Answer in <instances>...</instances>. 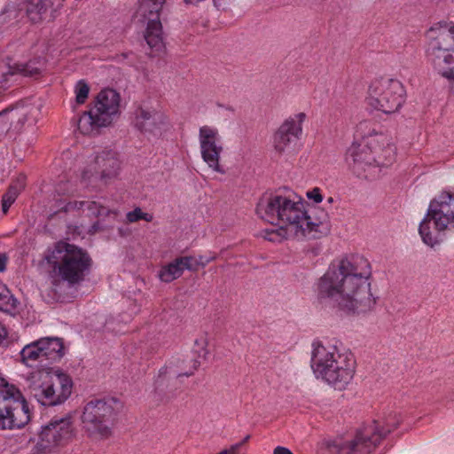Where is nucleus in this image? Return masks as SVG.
<instances>
[{
    "label": "nucleus",
    "mask_w": 454,
    "mask_h": 454,
    "mask_svg": "<svg viewBox=\"0 0 454 454\" xmlns=\"http://www.w3.org/2000/svg\"><path fill=\"white\" fill-rule=\"evenodd\" d=\"M19 194V189L11 185L8 192L3 196V210L6 212L11 205L15 201Z\"/></svg>",
    "instance_id": "nucleus-35"
},
{
    "label": "nucleus",
    "mask_w": 454,
    "mask_h": 454,
    "mask_svg": "<svg viewBox=\"0 0 454 454\" xmlns=\"http://www.w3.org/2000/svg\"><path fill=\"white\" fill-rule=\"evenodd\" d=\"M73 382L62 372H43L33 377L28 391L39 403L55 406L63 403L71 395Z\"/></svg>",
    "instance_id": "nucleus-9"
},
{
    "label": "nucleus",
    "mask_w": 454,
    "mask_h": 454,
    "mask_svg": "<svg viewBox=\"0 0 454 454\" xmlns=\"http://www.w3.org/2000/svg\"><path fill=\"white\" fill-rule=\"evenodd\" d=\"M450 92L452 93V95L454 96V82L450 83Z\"/></svg>",
    "instance_id": "nucleus-47"
},
{
    "label": "nucleus",
    "mask_w": 454,
    "mask_h": 454,
    "mask_svg": "<svg viewBox=\"0 0 454 454\" xmlns=\"http://www.w3.org/2000/svg\"><path fill=\"white\" fill-rule=\"evenodd\" d=\"M119 169L120 161L115 153L103 151L95 157L93 164L82 172V178L84 182H91L98 178L106 181L116 176Z\"/></svg>",
    "instance_id": "nucleus-16"
},
{
    "label": "nucleus",
    "mask_w": 454,
    "mask_h": 454,
    "mask_svg": "<svg viewBox=\"0 0 454 454\" xmlns=\"http://www.w3.org/2000/svg\"><path fill=\"white\" fill-rule=\"evenodd\" d=\"M44 59L37 58L26 64H12V59L0 60V87L4 88L15 82L19 75L35 77L44 67Z\"/></svg>",
    "instance_id": "nucleus-17"
},
{
    "label": "nucleus",
    "mask_w": 454,
    "mask_h": 454,
    "mask_svg": "<svg viewBox=\"0 0 454 454\" xmlns=\"http://www.w3.org/2000/svg\"><path fill=\"white\" fill-rule=\"evenodd\" d=\"M98 119L99 116L96 113H93L92 109L84 112L78 120V129L84 135H90L96 132L98 128L107 126L98 121Z\"/></svg>",
    "instance_id": "nucleus-26"
},
{
    "label": "nucleus",
    "mask_w": 454,
    "mask_h": 454,
    "mask_svg": "<svg viewBox=\"0 0 454 454\" xmlns=\"http://www.w3.org/2000/svg\"><path fill=\"white\" fill-rule=\"evenodd\" d=\"M4 21V19L2 17V14H0V23H2Z\"/></svg>",
    "instance_id": "nucleus-49"
},
{
    "label": "nucleus",
    "mask_w": 454,
    "mask_h": 454,
    "mask_svg": "<svg viewBox=\"0 0 454 454\" xmlns=\"http://www.w3.org/2000/svg\"><path fill=\"white\" fill-rule=\"evenodd\" d=\"M333 200H333V197H329V198H327V203H328V204H332V203L333 202Z\"/></svg>",
    "instance_id": "nucleus-48"
},
{
    "label": "nucleus",
    "mask_w": 454,
    "mask_h": 454,
    "mask_svg": "<svg viewBox=\"0 0 454 454\" xmlns=\"http://www.w3.org/2000/svg\"><path fill=\"white\" fill-rule=\"evenodd\" d=\"M250 439V435L247 434L241 442L237 444H240V448Z\"/></svg>",
    "instance_id": "nucleus-45"
},
{
    "label": "nucleus",
    "mask_w": 454,
    "mask_h": 454,
    "mask_svg": "<svg viewBox=\"0 0 454 454\" xmlns=\"http://www.w3.org/2000/svg\"><path fill=\"white\" fill-rule=\"evenodd\" d=\"M126 218H127V222H129V223H136L139 220H144L145 222H152L153 219V216L152 214L143 212L140 207H136L134 210L127 213Z\"/></svg>",
    "instance_id": "nucleus-32"
},
{
    "label": "nucleus",
    "mask_w": 454,
    "mask_h": 454,
    "mask_svg": "<svg viewBox=\"0 0 454 454\" xmlns=\"http://www.w3.org/2000/svg\"><path fill=\"white\" fill-rule=\"evenodd\" d=\"M302 225L304 229L302 238L318 239L330 231L328 213L319 207L314 208L310 214L306 210V220Z\"/></svg>",
    "instance_id": "nucleus-21"
},
{
    "label": "nucleus",
    "mask_w": 454,
    "mask_h": 454,
    "mask_svg": "<svg viewBox=\"0 0 454 454\" xmlns=\"http://www.w3.org/2000/svg\"><path fill=\"white\" fill-rule=\"evenodd\" d=\"M405 90L396 79H380L373 82L367 97V104L372 108L386 114L396 113L405 101Z\"/></svg>",
    "instance_id": "nucleus-11"
},
{
    "label": "nucleus",
    "mask_w": 454,
    "mask_h": 454,
    "mask_svg": "<svg viewBox=\"0 0 454 454\" xmlns=\"http://www.w3.org/2000/svg\"><path fill=\"white\" fill-rule=\"evenodd\" d=\"M198 139L203 161L213 171L224 174L225 170L220 165L223 146L218 129L210 125L201 126L199 129Z\"/></svg>",
    "instance_id": "nucleus-14"
},
{
    "label": "nucleus",
    "mask_w": 454,
    "mask_h": 454,
    "mask_svg": "<svg viewBox=\"0 0 454 454\" xmlns=\"http://www.w3.org/2000/svg\"><path fill=\"white\" fill-rule=\"evenodd\" d=\"M356 132L362 137L361 143H353L348 149L346 162L348 168L358 177H372L395 159V146L389 137L372 127L367 121L357 125Z\"/></svg>",
    "instance_id": "nucleus-3"
},
{
    "label": "nucleus",
    "mask_w": 454,
    "mask_h": 454,
    "mask_svg": "<svg viewBox=\"0 0 454 454\" xmlns=\"http://www.w3.org/2000/svg\"><path fill=\"white\" fill-rule=\"evenodd\" d=\"M10 343L8 331L6 327L0 323V345L8 346Z\"/></svg>",
    "instance_id": "nucleus-37"
},
{
    "label": "nucleus",
    "mask_w": 454,
    "mask_h": 454,
    "mask_svg": "<svg viewBox=\"0 0 454 454\" xmlns=\"http://www.w3.org/2000/svg\"><path fill=\"white\" fill-rule=\"evenodd\" d=\"M192 259L185 256L178 257L160 270L159 277L161 281L169 283L182 276L184 270L192 269L190 264Z\"/></svg>",
    "instance_id": "nucleus-23"
},
{
    "label": "nucleus",
    "mask_w": 454,
    "mask_h": 454,
    "mask_svg": "<svg viewBox=\"0 0 454 454\" xmlns=\"http://www.w3.org/2000/svg\"><path fill=\"white\" fill-rule=\"evenodd\" d=\"M25 176H20L17 181L12 184V185H14L16 186V189H19V193L20 192V191L24 188L25 186Z\"/></svg>",
    "instance_id": "nucleus-41"
},
{
    "label": "nucleus",
    "mask_w": 454,
    "mask_h": 454,
    "mask_svg": "<svg viewBox=\"0 0 454 454\" xmlns=\"http://www.w3.org/2000/svg\"><path fill=\"white\" fill-rule=\"evenodd\" d=\"M273 454H293V453L289 449H287L286 447L278 446L277 448H275Z\"/></svg>",
    "instance_id": "nucleus-42"
},
{
    "label": "nucleus",
    "mask_w": 454,
    "mask_h": 454,
    "mask_svg": "<svg viewBox=\"0 0 454 454\" xmlns=\"http://www.w3.org/2000/svg\"><path fill=\"white\" fill-rule=\"evenodd\" d=\"M0 395V430H12L15 428H21L25 427L30 420V415L27 414L24 411H16L15 415L11 411H15L12 404H16L14 401H12Z\"/></svg>",
    "instance_id": "nucleus-19"
},
{
    "label": "nucleus",
    "mask_w": 454,
    "mask_h": 454,
    "mask_svg": "<svg viewBox=\"0 0 454 454\" xmlns=\"http://www.w3.org/2000/svg\"><path fill=\"white\" fill-rule=\"evenodd\" d=\"M52 0H19V12L25 14L33 22L42 20L52 7Z\"/></svg>",
    "instance_id": "nucleus-22"
},
{
    "label": "nucleus",
    "mask_w": 454,
    "mask_h": 454,
    "mask_svg": "<svg viewBox=\"0 0 454 454\" xmlns=\"http://www.w3.org/2000/svg\"><path fill=\"white\" fill-rule=\"evenodd\" d=\"M90 88L84 80L77 82L74 87L75 100L78 104H83L88 98Z\"/></svg>",
    "instance_id": "nucleus-31"
},
{
    "label": "nucleus",
    "mask_w": 454,
    "mask_h": 454,
    "mask_svg": "<svg viewBox=\"0 0 454 454\" xmlns=\"http://www.w3.org/2000/svg\"><path fill=\"white\" fill-rule=\"evenodd\" d=\"M163 4L164 0H139L137 12L148 20L145 39L155 51L163 48L162 26L160 20V12Z\"/></svg>",
    "instance_id": "nucleus-15"
},
{
    "label": "nucleus",
    "mask_w": 454,
    "mask_h": 454,
    "mask_svg": "<svg viewBox=\"0 0 454 454\" xmlns=\"http://www.w3.org/2000/svg\"><path fill=\"white\" fill-rule=\"evenodd\" d=\"M92 260L82 248L66 242L58 241L44 251L40 266L51 279V299L62 301V282L73 286L82 283L90 273Z\"/></svg>",
    "instance_id": "nucleus-2"
},
{
    "label": "nucleus",
    "mask_w": 454,
    "mask_h": 454,
    "mask_svg": "<svg viewBox=\"0 0 454 454\" xmlns=\"http://www.w3.org/2000/svg\"><path fill=\"white\" fill-rule=\"evenodd\" d=\"M239 449H240V444H233L229 449H225L218 454H239Z\"/></svg>",
    "instance_id": "nucleus-39"
},
{
    "label": "nucleus",
    "mask_w": 454,
    "mask_h": 454,
    "mask_svg": "<svg viewBox=\"0 0 454 454\" xmlns=\"http://www.w3.org/2000/svg\"><path fill=\"white\" fill-rule=\"evenodd\" d=\"M134 123L141 132L157 136L167 123V119L159 112L140 107L136 111Z\"/></svg>",
    "instance_id": "nucleus-20"
},
{
    "label": "nucleus",
    "mask_w": 454,
    "mask_h": 454,
    "mask_svg": "<svg viewBox=\"0 0 454 454\" xmlns=\"http://www.w3.org/2000/svg\"><path fill=\"white\" fill-rule=\"evenodd\" d=\"M39 340L27 344L20 350V362L26 366H32L34 363L44 361Z\"/></svg>",
    "instance_id": "nucleus-27"
},
{
    "label": "nucleus",
    "mask_w": 454,
    "mask_h": 454,
    "mask_svg": "<svg viewBox=\"0 0 454 454\" xmlns=\"http://www.w3.org/2000/svg\"><path fill=\"white\" fill-rule=\"evenodd\" d=\"M73 207H87L86 218L89 220L100 215H107L110 212L106 207L93 200H81L80 204H74Z\"/></svg>",
    "instance_id": "nucleus-29"
},
{
    "label": "nucleus",
    "mask_w": 454,
    "mask_h": 454,
    "mask_svg": "<svg viewBox=\"0 0 454 454\" xmlns=\"http://www.w3.org/2000/svg\"><path fill=\"white\" fill-rule=\"evenodd\" d=\"M185 257L192 259L190 264L192 265V269H191L190 270H192V271L197 270L199 267H205L207 264H208L210 262H212L215 259V254L199 255L198 257H193V256H185Z\"/></svg>",
    "instance_id": "nucleus-33"
},
{
    "label": "nucleus",
    "mask_w": 454,
    "mask_h": 454,
    "mask_svg": "<svg viewBox=\"0 0 454 454\" xmlns=\"http://www.w3.org/2000/svg\"><path fill=\"white\" fill-rule=\"evenodd\" d=\"M81 200H73L67 203H64V206L61 207L67 213H71L73 215H77L80 216L86 217L87 207H73L74 204H80Z\"/></svg>",
    "instance_id": "nucleus-34"
},
{
    "label": "nucleus",
    "mask_w": 454,
    "mask_h": 454,
    "mask_svg": "<svg viewBox=\"0 0 454 454\" xmlns=\"http://www.w3.org/2000/svg\"><path fill=\"white\" fill-rule=\"evenodd\" d=\"M98 222H96V223H94L91 225L90 229L89 230V232H90V233H94V232H96V231H97V230H98Z\"/></svg>",
    "instance_id": "nucleus-44"
},
{
    "label": "nucleus",
    "mask_w": 454,
    "mask_h": 454,
    "mask_svg": "<svg viewBox=\"0 0 454 454\" xmlns=\"http://www.w3.org/2000/svg\"><path fill=\"white\" fill-rule=\"evenodd\" d=\"M167 371H168V369L165 368V367L160 369V371H159V377H160L162 375H165L167 373Z\"/></svg>",
    "instance_id": "nucleus-46"
},
{
    "label": "nucleus",
    "mask_w": 454,
    "mask_h": 454,
    "mask_svg": "<svg viewBox=\"0 0 454 454\" xmlns=\"http://www.w3.org/2000/svg\"><path fill=\"white\" fill-rule=\"evenodd\" d=\"M17 307V300L12 296L7 286L0 283V310L11 312Z\"/></svg>",
    "instance_id": "nucleus-30"
},
{
    "label": "nucleus",
    "mask_w": 454,
    "mask_h": 454,
    "mask_svg": "<svg viewBox=\"0 0 454 454\" xmlns=\"http://www.w3.org/2000/svg\"><path fill=\"white\" fill-rule=\"evenodd\" d=\"M120 106V96L112 89L101 90L95 101L93 113L98 116V121L107 126L113 121V118L118 114Z\"/></svg>",
    "instance_id": "nucleus-18"
},
{
    "label": "nucleus",
    "mask_w": 454,
    "mask_h": 454,
    "mask_svg": "<svg viewBox=\"0 0 454 454\" xmlns=\"http://www.w3.org/2000/svg\"><path fill=\"white\" fill-rule=\"evenodd\" d=\"M371 276L372 268L366 258L357 254L344 257L331 263L319 278L318 297L329 299L347 315L370 312L377 302L371 291Z\"/></svg>",
    "instance_id": "nucleus-1"
},
{
    "label": "nucleus",
    "mask_w": 454,
    "mask_h": 454,
    "mask_svg": "<svg viewBox=\"0 0 454 454\" xmlns=\"http://www.w3.org/2000/svg\"><path fill=\"white\" fill-rule=\"evenodd\" d=\"M257 215L271 224H282L290 232L304 236L305 201L289 190H279L262 197L256 206Z\"/></svg>",
    "instance_id": "nucleus-5"
},
{
    "label": "nucleus",
    "mask_w": 454,
    "mask_h": 454,
    "mask_svg": "<svg viewBox=\"0 0 454 454\" xmlns=\"http://www.w3.org/2000/svg\"><path fill=\"white\" fill-rule=\"evenodd\" d=\"M306 118V114L300 112L283 121L273 137V146L277 153L284 155H294L298 153Z\"/></svg>",
    "instance_id": "nucleus-12"
},
{
    "label": "nucleus",
    "mask_w": 454,
    "mask_h": 454,
    "mask_svg": "<svg viewBox=\"0 0 454 454\" xmlns=\"http://www.w3.org/2000/svg\"><path fill=\"white\" fill-rule=\"evenodd\" d=\"M306 195L309 200H310L316 203H320L323 201V196L321 194V190L317 187H315V188L308 191Z\"/></svg>",
    "instance_id": "nucleus-36"
},
{
    "label": "nucleus",
    "mask_w": 454,
    "mask_h": 454,
    "mask_svg": "<svg viewBox=\"0 0 454 454\" xmlns=\"http://www.w3.org/2000/svg\"><path fill=\"white\" fill-rule=\"evenodd\" d=\"M1 394H4L3 395L4 397L16 403V404L14 405L12 404V406L14 407L15 411H11V415L12 413L15 415L16 411L18 410L27 411V414L30 415L28 404L24 396L22 395L21 392L20 391V389L17 388L14 385L9 384L2 378H0V395Z\"/></svg>",
    "instance_id": "nucleus-24"
},
{
    "label": "nucleus",
    "mask_w": 454,
    "mask_h": 454,
    "mask_svg": "<svg viewBox=\"0 0 454 454\" xmlns=\"http://www.w3.org/2000/svg\"><path fill=\"white\" fill-rule=\"evenodd\" d=\"M15 117L18 118V123L14 127V129L19 131L24 125V123L27 121L26 114H21L20 115H18L17 113H12L11 116V120L12 121Z\"/></svg>",
    "instance_id": "nucleus-38"
},
{
    "label": "nucleus",
    "mask_w": 454,
    "mask_h": 454,
    "mask_svg": "<svg viewBox=\"0 0 454 454\" xmlns=\"http://www.w3.org/2000/svg\"><path fill=\"white\" fill-rule=\"evenodd\" d=\"M74 434L70 415L54 418L49 425L43 428L35 450L38 454H47L52 448L67 442L74 437Z\"/></svg>",
    "instance_id": "nucleus-13"
},
{
    "label": "nucleus",
    "mask_w": 454,
    "mask_h": 454,
    "mask_svg": "<svg viewBox=\"0 0 454 454\" xmlns=\"http://www.w3.org/2000/svg\"><path fill=\"white\" fill-rule=\"evenodd\" d=\"M427 55L434 70L454 82V22L440 21L427 32Z\"/></svg>",
    "instance_id": "nucleus-8"
},
{
    "label": "nucleus",
    "mask_w": 454,
    "mask_h": 454,
    "mask_svg": "<svg viewBox=\"0 0 454 454\" xmlns=\"http://www.w3.org/2000/svg\"><path fill=\"white\" fill-rule=\"evenodd\" d=\"M38 340L44 361L55 362L64 356V346L59 338L47 337Z\"/></svg>",
    "instance_id": "nucleus-25"
},
{
    "label": "nucleus",
    "mask_w": 454,
    "mask_h": 454,
    "mask_svg": "<svg viewBox=\"0 0 454 454\" xmlns=\"http://www.w3.org/2000/svg\"><path fill=\"white\" fill-rule=\"evenodd\" d=\"M114 399H95L88 402L82 410L81 423L87 435L95 440H103L112 434L114 421Z\"/></svg>",
    "instance_id": "nucleus-10"
},
{
    "label": "nucleus",
    "mask_w": 454,
    "mask_h": 454,
    "mask_svg": "<svg viewBox=\"0 0 454 454\" xmlns=\"http://www.w3.org/2000/svg\"><path fill=\"white\" fill-rule=\"evenodd\" d=\"M275 225L278 226V228L266 229L263 231L262 237L265 239L270 242L278 243L290 238L302 239L301 236H298L294 232H290L289 228L282 224Z\"/></svg>",
    "instance_id": "nucleus-28"
},
{
    "label": "nucleus",
    "mask_w": 454,
    "mask_h": 454,
    "mask_svg": "<svg viewBox=\"0 0 454 454\" xmlns=\"http://www.w3.org/2000/svg\"><path fill=\"white\" fill-rule=\"evenodd\" d=\"M454 231V192L443 190L429 204L419 227L422 241L434 247L441 242L440 233Z\"/></svg>",
    "instance_id": "nucleus-7"
},
{
    "label": "nucleus",
    "mask_w": 454,
    "mask_h": 454,
    "mask_svg": "<svg viewBox=\"0 0 454 454\" xmlns=\"http://www.w3.org/2000/svg\"><path fill=\"white\" fill-rule=\"evenodd\" d=\"M198 366H199V364H197V362H195L192 370H191V371H189L187 372H184V373H180V374L177 375V377H182V376L189 377V376L192 375L194 371L197 370Z\"/></svg>",
    "instance_id": "nucleus-43"
},
{
    "label": "nucleus",
    "mask_w": 454,
    "mask_h": 454,
    "mask_svg": "<svg viewBox=\"0 0 454 454\" xmlns=\"http://www.w3.org/2000/svg\"><path fill=\"white\" fill-rule=\"evenodd\" d=\"M401 422L396 412H390L380 423L373 420L357 429L354 436L339 437L326 443L329 454H370L380 441Z\"/></svg>",
    "instance_id": "nucleus-6"
},
{
    "label": "nucleus",
    "mask_w": 454,
    "mask_h": 454,
    "mask_svg": "<svg viewBox=\"0 0 454 454\" xmlns=\"http://www.w3.org/2000/svg\"><path fill=\"white\" fill-rule=\"evenodd\" d=\"M310 367L317 380L340 390L352 380L356 361L350 352L341 350L337 345L315 340L312 343Z\"/></svg>",
    "instance_id": "nucleus-4"
},
{
    "label": "nucleus",
    "mask_w": 454,
    "mask_h": 454,
    "mask_svg": "<svg viewBox=\"0 0 454 454\" xmlns=\"http://www.w3.org/2000/svg\"><path fill=\"white\" fill-rule=\"evenodd\" d=\"M8 262V256L4 253H0V272H4L6 270V264Z\"/></svg>",
    "instance_id": "nucleus-40"
}]
</instances>
